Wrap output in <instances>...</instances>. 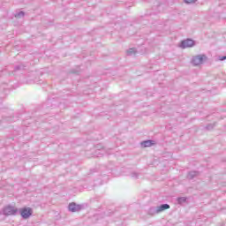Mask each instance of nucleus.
<instances>
[{
  "instance_id": "9",
  "label": "nucleus",
  "mask_w": 226,
  "mask_h": 226,
  "mask_svg": "<svg viewBox=\"0 0 226 226\" xmlns=\"http://www.w3.org/2000/svg\"><path fill=\"white\" fill-rule=\"evenodd\" d=\"M225 59H226V56H222V57L220 58V61H225Z\"/></svg>"
},
{
  "instance_id": "6",
  "label": "nucleus",
  "mask_w": 226,
  "mask_h": 226,
  "mask_svg": "<svg viewBox=\"0 0 226 226\" xmlns=\"http://www.w3.org/2000/svg\"><path fill=\"white\" fill-rule=\"evenodd\" d=\"M154 141L153 140H147V141H144L141 143V146L143 147H151V146H154Z\"/></svg>"
},
{
  "instance_id": "8",
  "label": "nucleus",
  "mask_w": 226,
  "mask_h": 226,
  "mask_svg": "<svg viewBox=\"0 0 226 226\" xmlns=\"http://www.w3.org/2000/svg\"><path fill=\"white\" fill-rule=\"evenodd\" d=\"M185 3H186L187 4H190L192 3H195L197 0H184Z\"/></svg>"
},
{
  "instance_id": "1",
  "label": "nucleus",
  "mask_w": 226,
  "mask_h": 226,
  "mask_svg": "<svg viewBox=\"0 0 226 226\" xmlns=\"http://www.w3.org/2000/svg\"><path fill=\"white\" fill-rule=\"evenodd\" d=\"M20 215L22 218L27 219L33 215V209L31 207H24L20 209Z\"/></svg>"
},
{
  "instance_id": "2",
  "label": "nucleus",
  "mask_w": 226,
  "mask_h": 226,
  "mask_svg": "<svg viewBox=\"0 0 226 226\" xmlns=\"http://www.w3.org/2000/svg\"><path fill=\"white\" fill-rule=\"evenodd\" d=\"M206 59V56H196L192 58V64L194 66H199V64H202L204 63V60Z\"/></svg>"
},
{
  "instance_id": "10",
  "label": "nucleus",
  "mask_w": 226,
  "mask_h": 226,
  "mask_svg": "<svg viewBox=\"0 0 226 226\" xmlns=\"http://www.w3.org/2000/svg\"><path fill=\"white\" fill-rule=\"evenodd\" d=\"M19 17H24V12H20V13L19 14Z\"/></svg>"
},
{
  "instance_id": "4",
  "label": "nucleus",
  "mask_w": 226,
  "mask_h": 226,
  "mask_svg": "<svg viewBox=\"0 0 226 226\" xmlns=\"http://www.w3.org/2000/svg\"><path fill=\"white\" fill-rule=\"evenodd\" d=\"M4 215H15L17 213V209L13 207H6L4 210Z\"/></svg>"
},
{
  "instance_id": "5",
  "label": "nucleus",
  "mask_w": 226,
  "mask_h": 226,
  "mask_svg": "<svg viewBox=\"0 0 226 226\" xmlns=\"http://www.w3.org/2000/svg\"><path fill=\"white\" fill-rule=\"evenodd\" d=\"M80 206L75 203H71L69 205V211H72V213H77V211H80Z\"/></svg>"
},
{
  "instance_id": "7",
  "label": "nucleus",
  "mask_w": 226,
  "mask_h": 226,
  "mask_svg": "<svg viewBox=\"0 0 226 226\" xmlns=\"http://www.w3.org/2000/svg\"><path fill=\"white\" fill-rule=\"evenodd\" d=\"M165 209H170V206H169L168 204H163L158 207L159 212L165 211Z\"/></svg>"
},
{
  "instance_id": "3",
  "label": "nucleus",
  "mask_w": 226,
  "mask_h": 226,
  "mask_svg": "<svg viewBox=\"0 0 226 226\" xmlns=\"http://www.w3.org/2000/svg\"><path fill=\"white\" fill-rule=\"evenodd\" d=\"M193 45H195V42L193 41V40L187 39V40L183 41L181 42L180 47H181L182 49H188V48H190V47H193Z\"/></svg>"
}]
</instances>
